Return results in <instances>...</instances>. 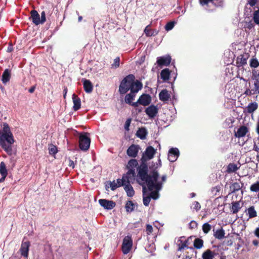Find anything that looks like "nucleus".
I'll return each instance as SVG.
<instances>
[{"label": "nucleus", "mask_w": 259, "mask_h": 259, "mask_svg": "<svg viewBox=\"0 0 259 259\" xmlns=\"http://www.w3.org/2000/svg\"><path fill=\"white\" fill-rule=\"evenodd\" d=\"M137 181L139 184L146 185L148 189H152L153 187L157 190L161 189L164 182L166 180V176L163 175L159 180V175L157 171L154 170L151 175H148V167L145 163L141 164L137 168Z\"/></svg>", "instance_id": "f257e3e1"}, {"label": "nucleus", "mask_w": 259, "mask_h": 259, "mask_svg": "<svg viewBox=\"0 0 259 259\" xmlns=\"http://www.w3.org/2000/svg\"><path fill=\"white\" fill-rule=\"evenodd\" d=\"M15 140L10 128L7 123H4L3 128L0 130V146L9 155L16 153L12 146Z\"/></svg>", "instance_id": "f03ea898"}, {"label": "nucleus", "mask_w": 259, "mask_h": 259, "mask_svg": "<svg viewBox=\"0 0 259 259\" xmlns=\"http://www.w3.org/2000/svg\"><path fill=\"white\" fill-rule=\"evenodd\" d=\"M135 77L133 74H129L125 76L121 81L119 87V92L121 95L126 94L131 88L133 81H134Z\"/></svg>", "instance_id": "7ed1b4c3"}, {"label": "nucleus", "mask_w": 259, "mask_h": 259, "mask_svg": "<svg viewBox=\"0 0 259 259\" xmlns=\"http://www.w3.org/2000/svg\"><path fill=\"white\" fill-rule=\"evenodd\" d=\"M199 3L207 11H212L215 7L222 5L221 0H199Z\"/></svg>", "instance_id": "20e7f679"}, {"label": "nucleus", "mask_w": 259, "mask_h": 259, "mask_svg": "<svg viewBox=\"0 0 259 259\" xmlns=\"http://www.w3.org/2000/svg\"><path fill=\"white\" fill-rule=\"evenodd\" d=\"M88 136V133H82L79 135V146L81 150L87 151L90 147L91 140Z\"/></svg>", "instance_id": "39448f33"}, {"label": "nucleus", "mask_w": 259, "mask_h": 259, "mask_svg": "<svg viewBox=\"0 0 259 259\" xmlns=\"http://www.w3.org/2000/svg\"><path fill=\"white\" fill-rule=\"evenodd\" d=\"M133 246V240L131 236H126L123 240L122 251L124 254H126L130 251Z\"/></svg>", "instance_id": "423d86ee"}, {"label": "nucleus", "mask_w": 259, "mask_h": 259, "mask_svg": "<svg viewBox=\"0 0 259 259\" xmlns=\"http://www.w3.org/2000/svg\"><path fill=\"white\" fill-rule=\"evenodd\" d=\"M151 101V97L149 95L143 94L142 95L136 102H134L132 104L133 106L137 107L138 104L143 106H147L149 105Z\"/></svg>", "instance_id": "0eeeda50"}, {"label": "nucleus", "mask_w": 259, "mask_h": 259, "mask_svg": "<svg viewBox=\"0 0 259 259\" xmlns=\"http://www.w3.org/2000/svg\"><path fill=\"white\" fill-rule=\"evenodd\" d=\"M171 57L169 55H165L162 57H159L157 58L156 63L159 66L162 67V66H167L171 62Z\"/></svg>", "instance_id": "6e6552de"}, {"label": "nucleus", "mask_w": 259, "mask_h": 259, "mask_svg": "<svg viewBox=\"0 0 259 259\" xmlns=\"http://www.w3.org/2000/svg\"><path fill=\"white\" fill-rule=\"evenodd\" d=\"M99 203L104 208L110 210L115 206V203L112 200H108L105 199H101L99 200Z\"/></svg>", "instance_id": "1a4fd4ad"}, {"label": "nucleus", "mask_w": 259, "mask_h": 259, "mask_svg": "<svg viewBox=\"0 0 259 259\" xmlns=\"http://www.w3.org/2000/svg\"><path fill=\"white\" fill-rule=\"evenodd\" d=\"M140 149L139 146L133 144L128 147L126 153L128 156L135 158L137 156Z\"/></svg>", "instance_id": "9d476101"}, {"label": "nucleus", "mask_w": 259, "mask_h": 259, "mask_svg": "<svg viewBox=\"0 0 259 259\" xmlns=\"http://www.w3.org/2000/svg\"><path fill=\"white\" fill-rule=\"evenodd\" d=\"M179 156V151L177 148H171L169 150L168 159L170 162L175 161Z\"/></svg>", "instance_id": "9b49d317"}, {"label": "nucleus", "mask_w": 259, "mask_h": 259, "mask_svg": "<svg viewBox=\"0 0 259 259\" xmlns=\"http://www.w3.org/2000/svg\"><path fill=\"white\" fill-rule=\"evenodd\" d=\"M30 242L29 241L22 242L20 251L22 256L27 257L29 250Z\"/></svg>", "instance_id": "f8f14e48"}, {"label": "nucleus", "mask_w": 259, "mask_h": 259, "mask_svg": "<svg viewBox=\"0 0 259 259\" xmlns=\"http://www.w3.org/2000/svg\"><path fill=\"white\" fill-rule=\"evenodd\" d=\"M143 87V84L142 82L138 80H136V81H133L131 85V88L130 91L131 92H133L135 94L137 93L140 90L142 89Z\"/></svg>", "instance_id": "ddd939ff"}, {"label": "nucleus", "mask_w": 259, "mask_h": 259, "mask_svg": "<svg viewBox=\"0 0 259 259\" xmlns=\"http://www.w3.org/2000/svg\"><path fill=\"white\" fill-rule=\"evenodd\" d=\"M136 174L134 168H130L126 174L123 176V179H125L126 182H129L130 183L132 181L135 180Z\"/></svg>", "instance_id": "4468645a"}, {"label": "nucleus", "mask_w": 259, "mask_h": 259, "mask_svg": "<svg viewBox=\"0 0 259 259\" xmlns=\"http://www.w3.org/2000/svg\"><path fill=\"white\" fill-rule=\"evenodd\" d=\"M0 174L2 176V178H0V183H2L5 181L8 175V170L4 162H1L0 163Z\"/></svg>", "instance_id": "2eb2a0df"}, {"label": "nucleus", "mask_w": 259, "mask_h": 259, "mask_svg": "<svg viewBox=\"0 0 259 259\" xmlns=\"http://www.w3.org/2000/svg\"><path fill=\"white\" fill-rule=\"evenodd\" d=\"M11 77V71L9 69H6L2 76V82L6 84L8 82H9L10 78Z\"/></svg>", "instance_id": "dca6fc26"}, {"label": "nucleus", "mask_w": 259, "mask_h": 259, "mask_svg": "<svg viewBox=\"0 0 259 259\" xmlns=\"http://www.w3.org/2000/svg\"><path fill=\"white\" fill-rule=\"evenodd\" d=\"M31 18L32 22L35 25H37L41 24L40 16L36 10H32L31 12Z\"/></svg>", "instance_id": "f3484780"}, {"label": "nucleus", "mask_w": 259, "mask_h": 259, "mask_svg": "<svg viewBox=\"0 0 259 259\" xmlns=\"http://www.w3.org/2000/svg\"><path fill=\"white\" fill-rule=\"evenodd\" d=\"M248 132V128L246 126H241L238 130L235 133V136L237 138H241L244 137L246 133Z\"/></svg>", "instance_id": "a211bd4d"}, {"label": "nucleus", "mask_w": 259, "mask_h": 259, "mask_svg": "<svg viewBox=\"0 0 259 259\" xmlns=\"http://www.w3.org/2000/svg\"><path fill=\"white\" fill-rule=\"evenodd\" d=\"M83 84L84 91L87 93H90L92 92L93 86L90 80L84 79L83 80Z\"/></svg>", "instance_id": "6ab92c4d"}, {"label": "nucleus", "mask_w": 259, "mask_h": 259, "mask_svg": "<svg viewBox=\"0 0 259 259\" xmlns=\"http://www.w3.org/2000/svg\"><path fill=\"white\" fill-rule=\"evenodd\" d=\"M124 190L128 197H131L135 195V191L129 182H127V184L124 187Z\"/></svg>", "instance_id": "aec40b11"}, {"label": "nucleus", "mask_w": 259, "mask_h": 259, "mask_svg": "<svg viewBox=\"0 0 259 259\" xmlns=\"http://www.w3.org/2000/svg\"><path fill=\"white\" fill-rule=\"evenodd\" d=\"M72 99L73 102V109L75 111H76L80 108L81 102L80 99L77 97L76 95L73 94L72 95Z\"/></svg>", "instance_id": "412c9836"}, {"label": "nucleus", "mask_w": 259, "mask_h": 259, "mask_svg": "<svg viewBox=\"0 0 259 259\" xmlns=\"http://www.w3.org/2000/svg\"><path fill=\"white\" fill-rule=\"evenodd\" d=\"M170 71L169 69L165 68L161 70L160 73L161 78L165 82L169 79Z\"/></svg>", "instance_id": "4be33fe9"}, {"label": "nucleus", "mask_w": 259, "mask_h": 259, "mask_svg": "<svg viewBox=\"0 0 259 259\" xmlns=\"http://www.w3.org/2000/svg\"><path fill=\"white\" fill-rule=\"evenodd\" d=\"M170 97V94L166 89L162 90L159 94V99L164 102L168 101Z\"/></svg>", "instance_id": "5701e85b"}, {"label": "nucleus", "mask_w": 259, "mask_h": 259, "mask_svg": "<svg viewBox=\"0 0 259 259\" xmlns=\"http://www.w3.org/2000/svg\"><path fill=\"white\" fill-rule=\"evenodd\" d=\"M149 25H147L144 29V32L146 35L147 37L156 35L158 33V30H157L156 29L151 30L149 28Z\"/></svg>", "instance_id": "b1692460"}, {"label": "nucleus", "mask_w": 259, "mask_h": 259, "mask_svg": "<svg viewBox=\"0 0 259 259\" xmlns=\"http://www.w3.org/2000/svg\"><path fill=\"white\" fill-rule=\"evenodd\" d=\"M146 188L145 186H143V203L144 205L147 206L149 205L150 200H151V197H150L149 195L146 196Z\"/></svg>", "instance_id": "393cba45"}, {"label": "nucleus", "mask_w": 259, "mask_h": 259, "mask_svg": "<svg viewBox=\"0 0 259 259\" xmlns=\"http://www.w3.org/2000/svg\"><path fill=\"white\" fill-rule=\"evenodd\" d=\"M155 153V149L153 148V147L150 146L147 148V149L145 152V154L146 156L147 157V158L148 159H150L153 157Z\"/></svg>", "instance_id": "a878e982"}, {"label": "nucleus", "mask_w": 259, "mask_h": 259, "mask_svg": "<svg viewBox=\"0 0 259 259\" xmlns=\"http://www.w3.org/2000/svg\"><path fill=\"white\" fill-rule=\"evenodd\" d=\"M215 254L213 251L210 249H207L203 253L202 257L203 259H213Z\"/></svg>", "instance_id": "bb28decb"}, {"label": "nucleus", "mask_w": 259, "mask_h": 259, "mask_svg": "<svg viewBox=\"0 0 259 259\" xmlns=\"http://www.w3.org/2000/svg\"><path fill=\"white\" fill-rule=\"evenodd\" d=\"M148 190L151 191L149 195V196L151 197V198H152L154 200H156L158 198L159 196L158 192L161 189L157 190L156 188L153 187L152 189Z\"/></svg>", "instance_id": "cd10ccee"}, {"label": "nucleus", "mask_w": 259, "mask_h": 259, "mask_svg": "<svg viewBox=\"0 0 259 259\" xmlns=\"http://www.w3.org/2000/svg\"><path fill=\"white\" fill-rule=\"evenodd\" d=\"M232 205L231 208V211L233 212V213H236L238 212L241 208L240 202L235 201L232 202Z\"/></svg>", "instance_id": "c85d7f7f"}, {"label": "nucleus", "mask_w": 259, "mask_h": 259, "mask_svg": "<svg viewBox=\"0 0 259 259\" xmlns=\"http://www.w3.org/2000/svg\"><path fill=\"white\" fill-rule=\"evenodd\" d=\"M135 96L136 94L131 92L130 94H127L124 98L125 103L132 105L133 103L132 101L134 99Z\"/></svg>", "instance_id": "c756f323"}, {"label": "nucleus", "mask_w": 259, "mask_h": 259, "mask_svg": "<svg viewBox=\"0 0 259 259\" xmlns=\"http://www.w3.org/2000/svg\"><path fill=\"white\" fill-rule=\"evenodd\" d=\"M246 212L249 218H254L257 215L256 211L253 206L249 207L246 210Z\"/></svg>", "instance_id": "7c9ffc66"}, {"label": "nucleus", "mask_w": 259, "mask_h": 259, "mask_svg": "<svg viewBox=\"0 0 259 259\" xmlns=\"http://www.w3.org/2000/svg\"><path fill=\"white\" fill-rule=\"evenodd\" d=\"M203 246V241L200 238H196L194 241V246L197 249H200Z\"/></svg>", "instance_id": "2f4dec72"}, {"label": "nucleus", "mask_w": 259, "mask_h": 259, "mask_svg": "<svg viewBox=\"0 0 259 259\" xmlns=\"http://www.w3.org/2000/svg\"><path fill=\"white\" fill-rule=\"evenodd\" d=\"M237 63L238 66H243L247 63V58L242 55L238 57L237 58Z\"/></svg>", "instance_id": "473e14b6"}, {"label": "nucleus", "mask_w": 259, "mask_h": 259, "mask_svg": "<svg viewBox=\"0 0 259 259\" xmlns=\"http://www.w3.org/2000/svg\"><path fill=\"white\" fill-rule=\"evenodd\" d=\"M214 236L218 239H222L225 236V231L223 229L218 230L214 233Z\"/></svg>", "instance_id": "72a5a7b5"}, {"label": "nucleus", "mask_w": 259, "mask_h": 259, "mask_svg": "<svg viewBox=\"0 0 259 259\" xmlns=\"http://www.w3.org/2000/svg\"><path fill=\"white\" fill-rule=\"evenodd\" d=\"M257 108V105L256 103H250L247 107V110L249 113L253 112Z\"/></svg>", "instance_id": "f704fd0d"}, {"label": "nucleus", "mask_w": 259, "mask_h": 259, "mask_svg": "<svg viewBox=\"0 0 259 259\" xmlns=\"http://www.w3.org/2000/svg\"><path fill=\"white\" fill-rule=\"evenodd\" d=\"M241 188L240 184L238 182H235L232 184L230 186V191L232 193L235 192L239 190Z\"/></svg>", "instance_id": "c9c22d12"}, {"label": "nucleus", "mask_w": 259, "mask_h": 259, "mask_svg": "<svg viewBox=\"0 0 259 259\" xmlns=\"http://www.w3.org/2000/svg\"><path fill=\"white\" fill-rule=\"evenodd\" d=\"M146 131L145 129L140 128L139 129L137 133V136L140 138L141 139H144L146 138Z\"/></svg>", "instance_id": "e433bc0d"}, {"label": "nucleus", "mask_w": 259, "mask_h": 259, "mask_svg": "<svg viewBox=\"0 0 259 259\" xmlns=\"http://www.w3.org/2000/svg\"><path fill=\"white\" fill-rule=\"evenodd\" d=\"M134 203L132 201H128L125 205L126 210L127 212H132L134 208Z\"/></svg>", "instance_id": "4c0bfd02"}, {"label": "nucleus", "mask_w": 259, "mask_h": 259, "mask_svg": "<svg viewBox=\"0 0 259 259\" xmlns=\"http://www.w3.org/2000/svg\"><path fill=\"white\" fill-rule=\"evenodd\" d=\"M238 169L236 164L234 163H230L228 165L227 167V171L228 172H235Z\"/></svg>", "instance_id": "58836bf2"}, {"label": "nucleus", "mask_w": 259, "mask_h": 259, "mask_svg": "<svg viewBox=\"0 0 259 259\" xmlns=\"http://www.w3.org/2000/svg\"><path fill=\"white\" fill-rule=\"evenodd\" d=\"M145 112L146 113H157V109L155 106L151 105L146 109Z\"/></svg>", "instance_id": "ea45409f"}, {"label": "nucleus", "mask_w": 259, "mask_h": 259, "mask_svg": "<svg viewBox=\"0 0 259 259\" xmlns=\"http://www.w3.org/2000/svg\"><path fill=\"white\" fill-rule=\"evenodd\" d=\"M250 190L252 192H259V181L251 185Z\"/></svg>", "instance_id": "a19ab883"}, {"label": "nucleus", "mask_w": 259, "mask_h": 259, "mask_svg": "<svg viewBox=\"0 0 259 259\" xmlns=\"http://www.w3.org/2000/svg\"><path fill=\"white\" fill-rule=\"evenodd\" d=\"M48 149L49 154L51 155H55L58 151L56 146L52 144L49 145Z\"/></svg>", "instance_id": "79ce46f5"}, {"label": "nucleus", "mask_w": 259, "mask_h": 259, "mask_svg": "<svg viewBox=\"0 0 259 259\" xmlns=\"http://www.w3.org/2000/svg\"><path fill=\"white\" fill-rule=\"evenodd\" d=\"M211 229V225L208 223L204 224L202 226V230L205 234L208 233Z\"/></svg>", "instance_id": "37998d69"}, {"label": "nucleus", "mask_w": 259, "mask_h": 259, "mask_svg": "<svg viewBox=\"0 0 259 259\" xmlns=\"http://www.w3.org/2000/svg\"><path fill=\"white\" fill-rule=\"evenodd\" d=\"M250 66L252 68H257L259 66V62L256 58H252L250 61Z\"/></svg>", "instance_id": "c03bdc74"}, {"label": "nucleus", "mask_w": 259, "mask_h": 259, "mask_svg": "<svg viewBox=\"0 0 259 259\" xmlns=\"http://www.w3.org/2000/svg\"><path fill=\"white\" fill-rule=\"evenodd\" d=\"M138 165V162L136 159H131L128 162L127 166L130 168H134Z\"/></svg>", "instance_id": "a18cd8bd"}, {"label": "nucleus", "mask_w": 259, "mask_h": 259, "mask_svg": "<svg viewBox=\"0 0 259 259\" xmlns=\"http://www.w3.org/2000/svg\"><path fill=\"white\" fill-rule=\"evenodd\" d=\"M175 22L170 21L168 22L165 26V29L168 31L171 30L175 26Z\"/></svg>", "instance_id": "49530a36"}, {"label": "nucleus", "mask_w": 259, "mask_h": 259, "mask_svg": "<svg viewBox=\"0 0 259 259\" xmlns=\"http://www.w3.org/2000/svg\"><path fill=\"white\" fill-rule=\"evenodd\" d=\"M253 93L259 94V80H255L254 83V88L252 89Z\"/></svg>", "instance_id": "de8ad7c7"}, {"label": "nucleus", "mask_w": 259, "mask_h": 259, "mask_svg": "<svg viewBox=\"0 0 259 259\" xmlns=\"http://www.w3.org/2000/svg\"><path fill=\"white\" fill-rule=\"evenodd\" d=\"M253 20L254 23L259 25V12L255 11L253 13Z\"/></svg>", "instance_id": "09e8293b"}, {"label": "nucleus", "mask_w": 259, "mask_h": 259, "mask_svg": "<svg viewBox=\"0 0 259 259\" xmlns=\"http://www.w3.org/2000/svg\"><path fill=\"white\" fill-rule=\"evenodd\" d=\"M117 185L118 187H119L120 186H123V187L125 186L126 184H127V182L125 179H123V177H122V179H117Z\"/></svg>", "instance_id": "8fccbe9b"}, {"label": "nucleus", "mask_w": 259, "mask_h": 259, "mask_svg": "<svg viewBox=\"0 0 259 259\" xmlns=\"http://www.w3.org/2000/svg\"><path fill=\"white\" fill-rule=\"evenodd\" d=\"M200 208H201V205L198 201H194L192 205L191 206V208L195 210L196 211H198V210H199Z\"/></svg>", "instance_id": "3c124183"}, {"label": "nucleus", "mask_w": 259, "mask_h": 259, "mask_svg": "<svg viewBox=\"0 0 259 259\" xmlns=\"http://www.w3.org/2000/svg\"><path fill=\"white\" fill-rule=\"evenodd\" d=\"M120 64V58L119 57H116L114 60V62L112 64V68H116L119 67Z\"/></svg>", "instance_id": "603ef678"}, {"label": "nucleus", "mask_w": 259, "mask_h": 259, "mask_svg": "<svg viewBox=\"0 0 259 259\" xmlns=\"http://www.w3.org/2000/svg\"><path fill=\"white\" fill-rule=\"evenodd\" d=\"M131 123V119L128 118L126 119L125 124H124V129L126 131H129V127L130 126Z\"/></svg>", "instance_id": "864d4df0"}, {"label": "nucleus", "mask_w": 259, "mask_h": 259, "mask_svg": "<svg viewBox=\"0 0 259 259\" xmlns=\"http://www.w3.org/2000/svg\"><path fill=\"white\" fill-rule=\"evenodd\" d=\"M252 75L254 79L256 80H259V71L256 70H253Z\"/></svg>", "instance_id": "5fc2aeb1"}, {"label": "nucleus", "mask_w": 259, "mask_h": 259, "mask_svg": "<svg viewBox=\"0 0 259 259\" xmlns=\"http://www.w3.org/2000/svg\"><path fill=\"white\" fill-rule=\"evenodd\" d=\"M69 132L70 133L73 135L75 137H78L79 138V135H80L81 133H78L77 131L74 130V129H71L69 130Z\"/></svg>", "instance_id": "6e6d98bb"}, {"label": "nucleus", "mask_w": 259, "mask_h": 259, "mask_svg": "<svg viewBox=\"0 0 259 259\" xmlns=\"http://www.w3.org/2000/svg\"><path fill=\"white\" fill-rule=\"evenodd\" d=\"M153 231V227L150 225H147L146 231L148 235H150Z\"/></svg>", "instance_id": "4d7b16f0"}, {"label": "nucleus", "mask_w": 259, "mask_h": 259, "mask_svg": "<svg viewBox=\"0 0 259 259\" xmlns=\"http://www.w3.org/2000/svg\"><path fill=\"white\" fill-rule=\"evenodd\" d=\"M197 227V223L194 221H192L189 223V228L191 229L196 228Z\"/></svg>", "instance_id": "13d9d810"}, {"label": "nucleus", "mask_w": 259, "mask_h": 259, "mask_svg": "<svg viewBox=\"0 0 259 259\" xmlns=\"http://www.w3.org/2000/svg\"><path fill=\"white\" fill-rule=\"evenodd\" d=\"M40 19L41 21V24H43L46 21V13L45 11H42L41 13V17L40 18Z\"/></svg>", "instance_id": "bf43d9fd"}, {"label": "nucleus", "mask_w": 259, "mask_h": 259, "mask_svg": "<svg viewBox=\"0 0 259 259\" xmlns=\"http://www.w3.org/2000/svg\"><path fill=\"white\" fill-rule=\"evenodd\" d=\"M110 186L111 189L113 191L115 190L118 187L117 183H116L114 181L110 183Z\"/></svg>", "instance_id": "052dcab7"}, {"label": "nucleus", "mask_w": 259, "mask_h": 259, "mask_svg": "<svg viewBox=\"0 0 259 259\" xmlns=\"http://www.w3.org/2000/svg\"><path fill=\"white\" fill-rule=\"evenodd\" d=\"M146 249L148 251L152 252L153 250L155 249V245L151 244L148 247H147Z\"/></svg>", "instance_id": "680f3d73"}, {"label": "nucleus", "mask_w": 259, "mask_h": 259, "mask_svg": "<svg viewBox=\"0 0 259 259\" xmlns=\"http://www.w3.org/2000/svg\"><path fill=\"white\" fill-rule=\"evenodd\" d=\"M226 123H228V126L229 127H232L233 126L232 124L234 122V120L231 118L227 119L226 120Z\"/></svg>", "instance_id": "e2e57ef3"}, {"label": "nucleus", "mask_w": 259, "mask_h": 259, "mask_svg": "<svg viewBox=\"0 0 259 259\" xmlns=\"http://www.w3.org/2000/svg\"><path fill=\"white\" fill-rule=\"evenodd\" d=\"M253 91H252V89L250 90L248 89L245 91L244 94H246V95H251L255 94L254 93H253Z\"/></svg>", "instance_id": "0e129e2a"}, {"label": "nucleus", "mask_w": 259, "mask_h": 259, "mask_svg": "<svg viewBox=\"0 0 259 259\" xmlns=\"http://www.w3.org/2000/svg\"><path fill=\"white\" fill-rule=\"evenodd\" d=\"M158 116L157 117L158 119L159 120H162L164 122H167L168 120L166 119V120H164V118L163 117V116L165 115V114H158Z\"/></svg>", "instance_id": "69168bd1"}, {"label": "nucleus", "mask_w": 259, "mask_h": 259, "mask_svg": "<svg viewBox=\"0 0 259 259\" xmlns=\"http://www.w3.org/2000/svg\"><path fill=\"white\" fill-rule=\"evenodd\" d=\"M257 2V0H248V3L251 7L255 6Z\"/></svg>", "instance_id": "338daca9"}, {"label": "nucleus", "mask_w": 259, "mask_h": 259, "mask_svg": "<svg viewBox=\"0 0 259 259\" xmlns=\"http://www.w3.org/2000/svg\"><path fill=\"white\" fill-rule=\"evenodd\" d=\"M68 165L70 166V167H71L72 168H74V166H75V165H74V162L73 160H71V159H69V164H68Z\"/></svg>", "instance_id": "774afa93"}]
</instances>
